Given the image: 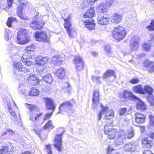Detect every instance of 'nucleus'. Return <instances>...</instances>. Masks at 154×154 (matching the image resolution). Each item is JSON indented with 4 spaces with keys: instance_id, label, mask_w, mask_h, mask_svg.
<instances>
[{
    "instance_id": "nucleus-1",
    "label": "nucleus",
    "mask_w": 154,
    "mask_h": 154,
    "mask_svg": "<svg viewBox=\"0 0 154 154\" xmlns=\"http://www.w3.org/2000/svg\"><path fill=\"white\" fill-rule=\"evenodd\" d=\"M100 107L102 109L98 115V119L99 121L101 119L102 116H103L104 118L106 119H111L114 117V111L109 109L108 106H104L102 104L100 103Z\"/></svg>"
},
{
    "instance_id": "nucleus-2",
    "label": "nucleus",
    "mask_w": 154,
    "mask_h": 154,
    "mask_svg": "<svg viewBox=\"0 0 154 154\" xmlns=\"http://www.w3.org/2000/svg\"><path fill=\"white\" fill-rule=\"evenodd\" d=\"M113 37L116 39L120 41L123 39L126 35V32L124 28L121 26L114 28L112 31Z\"/></svg>"
},
{
    "instance_id": "nucleus-3",
    "label": "nucleus",
    "mask_w": 154,
    "mask_h": 154,
    "mask_svg": "<svg viewBox=\"0 0 154 154\" xmlns=\"http://www.w3.org/2000/svg\"><path fill=\"white\" fill-rule=\"evenodd\" d=\"M104 131L105 134L107 135L108 137L110 140L114 139L118 135V130L112 128L110 123L105 124L104 126Z\"/></svg>"
},
{
    "instance_id": "nucleus-4",
    "label": "nucleus",
    "mask_w": 154,
    "mask_h": 154,
    "mask_svg": "<svg viewBox=\"0 0 154 154\" xmlns=\"http://www.w3.org/2000/svg\"><path fill=\"white\" fill-rule=\"evenodd\" d=\"M29 40L30 38L27 30L22 29L18 31L17 40L18 44H24Z\"/></svg>"
},
{
    "instance_id": "nucleus-5",
    "label": "nucleus",
    "mask_w": 154,
    "mask_h": 154,
    "mask_svg": "<svg viewBox=\"0 0 154 154\" xmlns=\"http://www.w3.org/2000/svg\"><path fill=\"white\" fill-rule=\"evenodd\" d=\"M60 129H61L63 132L57 135L56 136L54 140L55 143L54 144V146L57 149L58 151L60 152L62 149L61 147L62 143V136L65 132V130L64 128H60Z\"/></svg>"
},
{
    "instance_id": "nucleus-6",
    "label": "nucleus",
    "mask_w": 154,
    "mask_h": 154,
    "mask_svg": "<svg viewBox=\"0 0 154 154\" xmlns=\"http://www.w3.org/2000/svg\"><path fill=\"white\" fill-rule=\"evenodd\" d=\"M27 108L29 109L31 113V115L30 117V119L32 121H34V120H37L42 115V113H40L37 114L36 117H35V112L38 110L36 106L33 105L26 104Z\"/></svg>"
},
{
    "instance_id": "nucleus-7",
    "label": "nucleus",
    "mask_w": 154,
    "mask_h": 154,
    "mask_svg": "<svg viewBox=\"0 0 154 154\" xmlns=\"http://www.w3.org/2000/svg\"><path fill=\"white\" fill-rule=\"evenodd\" d=\"M72 105L69 101H67L61 104L59 107V111L57 113H63L64 112H69L72 109Z\"/></svg>"
},
{
    "instance_id": "nucleus-8",
    "label": "nucleus",
    "mask_w": 154,
    "mask_h": 154,
    "mask_svg": "<svg viewBox=\"0 0 154 154\" xmlns=\"http://www.w3.org/2000/svg\"><path fill=\"white\" fill-rule=\"evenodd\" d=\"M126 137L125 131L123 130H120L118 132V135L116 137L113 143L116 146L121 145L123 143L124 140Z\"/></svg>"
},
{
    "instance_id": "nucleus-9",
    "label": "nucleus",
    "mask_w": 154,
    "mask_h": 154,
    "mask_svg": "<svg viewBox=\"0 0 154 154\" xmlns=\"http://www.w3.org/2000/svg\"><path fill=\"white\" fill-rule=\"evenodd\" d=\"M64 21L65 23H64V27L66 29V30L69 37L70 38H72L74 37V34L75 32L72 29L70 28L71 25L70 18L69 16L67 18H64Z\"/></svg>"
},
{
    "instance_id": "nucleus-10",
    "label": "nucleus",
    "mask_w": 154,
    "mask_h": 154,
    "mask_svg": "<svg viewBox=\"0 0 154 154\" xmlns=\"http://www.w3.org/2000/svg\"><path fill=\"white\" fill-rule=\"evenodd\" d=\"M35 37L37 41L49 42V38L45 32H36L35 33Z\"/></svg>"
},
{
    "instance_id": "nucleus-11",
    "label": "nucleus",
    "mask_w": 154,
    "mask_h": 154,
    "mask_svg": "<svg viewBox=\"0 0 154 154\" xmlns=\"http://www.w3.org/2000/svg\"><path fill=\"white\" fill-rule=\"evenodd\" d=\"M73 62L77 70L80 71L83 69L84 65V62L80 56L75 57Z\"/></svg>"
},
{
    "instance_id": "nucleus-12",
    "label": "nucleus",
    "mask_w": 154,
    "mask_h": 154,
    "mask_svg": "<svg viewBox=\"0 0 154 154\" xmlns=\"http://www.w3.org/2000/svg\"><path fill=\"white\" fill-rule=\"evenodd\" d=\"M99 100V93L97 90H94L93 93L92 99V108L94 110L97 109Z\"/></svg>"
},
{
    "instance_id": "nucleus-13",
    "label": "nucleus",
    "mask_w": 154,
    "mask_h": 154,
    "mask_svg": "<svg viewBox=\"0 0 154 154\" xmlns=\"http://www.w3.org/2000/svg\"><path fill=\"white\" fill-rule=\"evenodd\" d=\"M138 143L135 142L125 144L123 147L124 150L125 152H133L136 150Z\"/></svg>"
},
{
    "instance_id": "nucleus-14",
    "label": "nucleus",
    "mask_w": 154,
    "mask_h": 154,
    "mask_svg": "<svg viewBox=\"0 0 154 154\" xmlns=\"http://www.w3.org/2000/svg\"><path fill=\"white\" fill-rule=\"evenodd\" d=\"M109 16L108 14L99 16L97 19L98 23L101 25H107L109 23Z\"/></svg>"
},
{
    "instance_id": "nucleus-15",
    "label": "nucleus",
    "mask_w": 154,
    "mask_h": 154,
    "mask_svg": "<svg viewBox=\"0 0 154 154\" xmlns=\"http://www.w3.org/2000/svg\"><path fill=\"white\" fill-rule=\"evenodd\" d=\"M49 60L47 57H44L39 55L35 59L36 64L44 66L46 64Z\"/></svg>"
},
{
    "instance_id": "nucleus-16",
    "label": "nucleus",
    "mask_w": 154,
    "mask_h": 154,
    "mask_svg": "<svg viewBox=\"0 0 154 154\" xmlns=\"http://www.w3.org/2000/svg\"><path fill=\"white\" fill-rule=\"evenodd\" d=\"M14 67L20 71L24 73L30 72V68H27L23 66L22 64L20 62H15L13 64Z\"/></svg>"
},
{
    "instance_id": "nucleus-17",
    "label": "nucleus",
    "mask_w": 154,
    "mask_h": 154,
    "mask_svg": "<svg viewBox=\"0 0 154 154\" xmlns=\"http://www.w3.org/2000/svg\"><path fill=\"white\" fill-rule=\"evenodd\" d=\"M44 23L41 21L39 23H38L36 21H32L29 24V26L32 29L37 30L42 28L44 25Z\"/></svg>"
},
{
    "instance_id": "nucleus-18",
    "label": "nucleus",
    "mask_w": 154,
    "mask_h": 154,
    "mask_svg": "<svg viewBox=\"0 0 154 154\" xmlns=\"http://www.w3.org/2000/svg\"><path fill=\"white\" fill-rule=\"evenodd\" d=\"M27 80L29 83L33 86H36L39 83V80L34 74H30L28 77Z\"/></svg>"
},
{
    "instance_id": "nucleus-19",
    "label": "nucleus",
    "mask_w": 154,
    "mask_h": 154,
    "mask_svg": "<svg viewBox=\"0 0 154 154\" xmlns=\"http://www.w3.org/2000/svg\"><path fill=\"white\" fill-rule=\"evenodd\" d=\"M139 39L137 37L132 38L130 42V48L133 51L137 50L139 47Z\"/></svg>"
},
{
    "instance_id": "nucleus-20",
    "label": "nucleus",
    "mask_w": 154,
    "mask_h": 154,
    "mask_svg": "<svg viewBox=\"0 0 154 154\" xmlns=\"http://www.w3.org/2000/svg\"><path fill=\"white\" fill-rule=\"evenodd\" d=\"M85 26L89 30H93L95 27V24L94 20H86L84 22Z\"/></svg>"
},
{
    "instance_id": "nucleus-21",
    "label": "nucleus",
    "mask_w": 154,
    "mask_h": 154,
    "mask_svg": "<svg viewBox=\"0 0 154 154\" xmlns=\"http://www.w3.org/2000/svg\"><path fill=\"white\" fill-rule=\"evenodd\" d=\"M142 147L143 148H150L153 145L152 142L147 137H144L141 141Z\"/></svg>"
},
{
    "instance_id": "nucleus-22",
    "label": "nucleus",
    "mask_w": 154,
    "mask_h": 154,
    "mask_svg": "<svg viewBox=\"0 0 154 154\" xmlns=\"http://www.w3.org/2000/svg\"><path fill=\"white\" fill-rule=\"evenodd\" d=\"M24 6L25 3L24 2H20L19 6L17 7V14L20 19L23 20H26L27 19L26 18V17H24L23 15L22 12V8Z\"/></svg>"
},
{
    "instance_id": "nucleus-23",
    "label": "nucleus",
    "mask_w": 154,
    "mask_h": 154,
    "mask_svg": "<svg viewBox=\"0 0 154 154\" xmlns=\"http://www.w3.org/2000/svg\"><path fill=\"white\" fill-rule=\"evenodd\" d=\"M45 103L47 108L48 109H51L54 111L56 108L52 99L46 98L45 99Z\"/></svg>"
},
{
    "instance_id": "nucleus-24",
    "label": "nucleus",
    "mask_w": 154,
    "mask_h": 154,
    "mask_svg": "<svg viewBox=\"0 0 154 154\" xmlns=\"http://www.w3.org/2000/svg\"><path fill=\"white\" fill-rule=\"evenodd\" d=\"M151 39L148 40V43H144L143 45V48L144 50L146 51H149L151 48V44L153 41L154 39V34H152L150 35Z\"/></svg>"
},
{
    "instance_id": "nucleus-25",
    "label": "nucleus",
    "mask_w": 154,
    "mask_h": 154,
    "mask_svg": "<svg viewBox=\"0 0 154 154\" xmlns=\"http://www.w3.org/2000/svg\"><path fill=\"white\" fill-rule=\"evenodd\" d=\"M112 17V23L114 24H117L119 23L122 19V16L120 14L117 13H114Z\"/></svg>"
},
{
    "instance_id": "nucleus-26",
    "label": "nucleus",
    "mask_w": 154,
    "mask_h": 154,
    "mask_svg": "<svg viewBox=\"0 0 154 154\" xmlns=\"http://www.w3.org/2000/svg\"><path fill=\"white\" fill-rule=\"evenodd\" d=\"M123 97L125 98L133 100H136L138 99V98L134 95L131 92L128 91L127 90L125 91L124 92Z\"/></svg>"
},
{
    "instance_id": "nucleus-27",
    "label": "nucleus",
    "mask_w": 154,
    "mask_h": 154,
    "mask_svg": "<svg viewBox=\"0 0 154 154\" xmlns=\"http://www.w3.org/2000/svg\"><path fill=\"white\" fill-rule=\"evenodd\" d=\"M144 66L145 67H148V71L149 73H152L154 71V63L153 62L146 60L144 62Z\"/></svg>"
},
{
    "instance_id": "nucleus-28",
    "label": "nucleus",
    "mask_w": 154,
    "mask_h": 154,
    "mask_svg": "<svg viewBox=\"0 0 154 154\" xmlns=\"http://www.w3.org/2000/svg\"><path fill=\"white\" fill-rule=\"evenodd\" d=\"M54 74L59 79H62L65 75V69L63 68H59L56 69Z\"/></svg>"
},
{
    "instance_id": "nucleus-29",
    "label": "nucleus",
    "mask_w": 154,
    "mask_h": 154,
    "mask_svg": "<svg viewBox=\"0 0 154 154\" xmlns=\"http://www.w3.org/2000/svg\"><path fill=\"white\" fill-rule=\"evenodd\" d=\"M135 121L138 123H143L145 119V116L138 113L137 112L135 114Z\"/></svg>"
},
{
    "instance_id": "nucleus-30",
    "label": "nucleus",
    "mask_w": 154,
    "mask_h": 154,
    "mask_svg": "<svg viewBox=\"0 0 154 154\" xmlns=\"http://www.w3.org/2000/svg\"><path fill=\"white\" fill-rule=\"evenodd\" d=\"M51 61L55 65H59L61 64L63 60L60 56L56 55L51 58Z\"/></svg>"
},
{
    "instance_id": "nucleus-31",
    "label": "nucleus",
    "mask_w": 154,
    "mask_h": 154,
    "mask_svg": "<svg viewBox=\"0 0 154 154\" xmlns=\"http://www.w3.org/2000/svg\"><path fill=\"white\" fill-rule=\"evenodd\" d=\"M132 90L136 93L140 94H144L145 92L143 89L142 88L141 85H137L133 87Z\"/></svg>"
},
{
    "instance_id": "nucleus-32",
    "label": "nucleus",
    "mask_w": 154,
    "mask_h": 154,
    "mask_svg": "<svg viewBox=\"0 0 154 154\" xmlns=\"http://www.w3.org/2000/svg\"><path fill=\"white\" fill-rule=\"evenodd\" d=\"M94 11L93 8L90 7V9L88 10L83 15V17L85 18H92L94 15Z\"/></svg>"
},
{
    "instance_id": "nucleus-33",
    "label": "nucleus",
    "mask_w": 154,
    "mask_h": 154,
    "mask_svg": "<svg viewBox=\"0 0 154 154\" xmlns=\"http://www.w3.org/2000/svg\"><path fill=\"white\" fill-rule=\"evenodd\" d=\"M136 100L138 101V102L137 104V109L141 111H144L146 109V106L143 102L140 100L139 98Z\"/></svg>"
},
{
    "instance_id": "nucleus-34",
    "label": "nucleus",
    "mask_w": 154,
    "mask_h": 154,
    "mask_svg": "<svg viewBox=\"0 0 154 154\" xmlns=\"http://www.w3.org/2000/svg\"><path fill=\"white\" fill-rule=\"evenodd\" d=\"M71 90V87L69 83L65 82L62 85V90L64 92L69 93Z\"/></svg>"
},
{
    "instance_id": "nucleus-35",
    "label": "nucleus",
    "mask_w": 154,
    "mask_h": 154,
    "mask_svg": "<svg viewBox=\"0 0 154 154\" xmlns=\"http://www.w3.org/2000/svg\"><path fill=\"white\" fill-rule=\"evenodd\" d=\"M18 92L20 94L26 95V92L25 90V87L23 84H19L17 87Z\"/></svg>"
},
{
    "instance_id": "nucleus-36",
    "label": "nucleus",
    "mask_w": 154,
    "mask_h": 154,
    "mask_svg": "<svg viewBox=\"0 0 154 154\" xmlns=\"http://www.w3.org/2000/svg\"><path fill=\"white\" fill-rule=\"evenodd\" d=\"M42 79L46 82L51 84L53 81L52 77L50 74H47L43 76Z\"/></svg>"
},
{
    "instance_id": "nucleus-37",
    "label": "nucleus",
    "mask_w": 154,
    "mask_h": 154,
    "mask_svg": "<svg viewBox=\"0 0 154 154\" xmlns=\"http://www.w3.org/2000/svg\"><path fill=\"white\" fill-rule=\"evenodd\" d=\"M101 76H99L92 75L91 77V79L92 81L95 82L96 84L100 85L101 83Z\"/></svg>"
},
{
    "instance_id": "nucleus-38",
    "label": "nucleus",
    "mask_w": 154,
    "mask_h": 154,
    "mask_svg": "<svg viewBox=\"0 0 154 154\" xmlns=\"http://www.w3.org/2000/svg\"><path fill=\"white\" fill-rule=\"evenodd\" d=\"M143 90L144 91L145 94L147 93L149 95H151L153 92L152 88L148 85H145L143 88Z\"/></svg>"
},
{
    "instance_id": "nucleus-39",
    "label": "nucleus",
    "mask_w": 154,
    "mask_h": 154,
    "mask_svg": "<svg viewBox=\"0 0 154 154\" xmlns=\"http://www.w3.org/2000/svg\"><path fill=\"white\" fill-rule=\"evenodd\" d=\"M115 74L114 71L110 69H109L104 73L103 76V79H106L111 75L114 76L115 75Z\"/></svg>"
},
{
    "instance_id": "nucleus-40",
    "label": "nucleus",
    "mask_w": 154,
    "mask_h": 154,
    "mask_svg": "<svg viewBox=\"0 0 154 154\" xmlns=\"http://www.w3.org/2000/svg\"><path fill=\"white\" fill-rule=\"evenodd\" d=\"M25 56L23 55L22 56L21 59L23 63L26 66H29L32 64V62L28 60V59L25 58Z\"/></svg>"
},
{
    "instance_id": "nucleus-41",
    "label": "nucleus",
    "mask_w": 154,
    "mask_h": 154,
    "mask_svg": "<svg viewBox=\"0 0 154 154\" xmlns=\"http://www.w3.org/2000/svg\"><path fill=\"white\" fill-rule=\"evenodd\" d=\"M8 110L11 116L13 117L14 118V119L16 120H17V116L15 114L14 111L12 109L11 107L10 104H8Z\"/></svg>"
},
{
    "instance_id": "nucleus-42",
    "label": "nucleus",
    "mask_w": 154,
    "mask_h": 154,
    "mask_svg": "<svg viewBox=\"0 0 154 154\" xmlns=\"http://www.w3.org/2000/svg\"><path fill=\"white\" fill-rule=\"evenodd\" d=\"M39 94V92L37 89L32 88L31 89L29 93V96H36Z\"/></svg>"
},
{
    "instance_id": "nucleus-43",
    "label": "nucleus",
    "mask_w": 154,
    "mask_h": 154,
    "mask_svg": "<svg viewBox=\"0 0 154 154\" xmlns=\"http://www.w3.org/2000/svg\"><path fill=\"white\" fill-rule=\"evenodd\" d=\"M105 5L104 3L100 4L97 8V11L99 13H103L104 14L105 11L106 10L105 8L104 7Z\"/></svg>"
},
{
    "instance_id": "nucleus-44",
    "label": "nucleus",
    "mask_w": 154,
    "mask_h": 154,
    "mask_svg": "<svg viewBox=\"0 0 154 154\" xmlns=\"http://www.w3.org/2000/svg\"><path fill=\"white\" fill-rule=\"evenodd\" d=\"M35 46L33 45H32L30 46H28L26 47V49L24 50V52H27L29 54L31 51H34V50L35 48Z\"/></svg>"
},
{
    "instance_id": "nucleus-45",
    "label": "nucleus",
    "mask_w": 154,
    "mask_h": 154,
    "mask_svg": "<svg viewBox=\"0 0 154 154\" xmlns=\"http://www.w3.org/2000/svg\"><path fill=\"white\" fill-rule=\"evenodd\" d=\"M147 100L151 106H154V95L148 96Z\"/></svg>"
},
{
    "instance_id": "nucleus-46",
    "label": "nucleus",
    "mask_w": 154,
    "mask_h": 154,
    "mask_svg": "<svg viewBox=\"0 0 154 154\" xmlns=\"http://www.w3.org/2000/svg\"><path fill=\"white\" fill-rule=\"evenodd\" d=\"M14 21H17L16 19L14 17H11L8 18L7 23V25L9 27L11 26L12 22Z\"/></svg>"
},
{
    "instance_id": "nucleus-47",
    "label": "nucleus",
    "mask_w": 154,
    "mask_h": 154,
    "mask_svg": "<svg viewBox=\"0 0 154 154\" xmlns=\"http://www.w3.org/2000/svg\"><path fill=\"white\" fill-rule=\"evenodd\" d=\"M126 135V137L127 138L130 139L134 135V130L133 129L131 128L128 131L127 134L125 133Z\"/></svg>"
},
{
    "instance_id": "nucleus-48",
    "label": "nucleus",
    "mask_w": 154,
    "mask_h": 154,
    "mask_svg": "<svg viewBox=\"0 0 154 154\" xmlns=\"http://www.w3.org/2000/svg\"><path fill=\"white\" fill-rule=\"evenodd\" d=\"M81 5V8L83 9L86 8L89 6V4L87 2L86 0H84L81 2L80 3Z\"/></svg>"
},
{
    "instance_id": "nucleus-49",
    "label": "nucleus",
    "mask_w": 154,
    "mask_h": 154,
    "mask_svg": "<svg viewBox=\"0 0 154 154\" xmlns=\"http://www.w3.org/2000/svg\"><path fill=\"white\" fill-rule=\"evenodd\" d=\"M9 152V150L7 146H2V149H0V154H5Z\"/></svg>"
},
{
    "instance_id": "nucleus-50",
    "label": "nucleus",
    "mask_w": 154,
    "mask_h": 154,
    "mask_svg": "<svg viewBox=\"0 0 154 154\" xmlns=\"http://www.w3.org/2000/svg\"><path fill=\"white\" fill-rule=\"evenodd\" d=\"M54 126L52 125V122L51 121H49L47 122L45 125L43 127V128L45 129H46L48 128L52 129L54 128Z\"/></svg>"
},
{
    "instance_id": "nucleus-51",
    "label": "nucleus",
    "mask_w": 154,
    "mask_h": 154,
    "mask_svg": "<svg viewBox=\"0 0 154 154\" xmlns=\"http://www.w3.org/2000/svg\"><path fill=\"white\" fill-rule=\"evenodd\" d=\"M45 150L47 154H52V152L51 149V147L50 144L45 145Z\"/></svg>"
},
{
    "instance_id": "nucleus-52",
    "label": "nucleus",
    "mask_w": 154,
    "mask_h": 154,
    "mask_svg": "<svg viewBox=\"0 0 154 154\" xmlns=\"http://www.w3.org/2000/svg\"><path fill=\"white\" fill-rule=\"evenodd\" d=\"M139 82V79L137 78H133L130 79L129 82L132 84H135L138 83Z\"/></svg>"
},
{
    "instance_id": "nucleus-53",
    "label": "nucleus",
    "mask_w": 154,
    "mask_h": 154,
    "mask_svg": "<svg viewBox=\"0 0 154 154\" xmlns=\"http://www.w3.org/2000/svg\"><path fill=\"white\" fill-rule=\"evenodd\" d=\"M7 135H8L7 130H6V131H2L1 133V134L0 136V137L2 139H6L7 138H8V137L6 136Z\"/></svg>"
},
{
    "instance_id": "nucleus-54",
    "label": "nucleus",
    "mask_w": 154,
    "mask_h": 154,
    "mask_svg": "<svg viewBox=\"0 0 154 154\" xmlns=\"http://www.w3.org/2000/svg\"><path fill=\"white\" fill-rule=\"evenodd\" d=\"M147 28L150 30H154V20H152L150 25L148 26Z\"/></svg>"
},
{
    "instance_id": "nucleus-55",
    "label": "nucleus",
    "mask_w": 154,
    "mask_h": 154,
    "mask_svg": "<svg viewBox=\"0 0 154 154\" xmlns=\"http://www.w3.org/2000/svg\"><path fill=\"white\" fill-rule=\"evenodd\" d=\"M149 118L150 120V124L151 126H154V117L152 115L149 116Z\"/></svg>"
},
{
    "instance_id": "nucleus-56",
    "label": "nucleus",
    "mask_w": 154,
    "mask_h": 154,
    "mask_svg": "<svg viewBox=\"0 0 154 154\" xmlns=\"http://www.w3.org/2000/svg\"><path fill=\"white\" fill-rule=\"evenodd\" d=\"M114 150V149L110 145H108L107 150L106 151L107 154H111L112 152Z\"/></svg>"
},
{
    "instance_id": "nucleus-57",
    "label": "nucleus",
    "mask_w": 154,
    "mask_h": 154,
    "mask_svg": "<svg viewBox=\"0 0 154 154\" xmlns=\"http://www.w3.org/2000/svg\"><path fill=\"white\" fill-rule=\"evenodd\" d=\"M53 113V112H52L50 113H47L45 114V117L44 118V120L45 121L47 120L48 119L50 118L51 116H52Z\"/></svg>"
},
{
    "instance_id": "nucleus-58",
    "label": "nucleus",
    "mask_w": 154,
    "mask_h": 154,
    "mask_svg": "<svg viewBox=\"0 0 154 154\" xmlns=\"http://www.w3.org/2000/svg\"><path fill=\"white\" fill-rule=\"evenodd\" d=\"M127 109L126 108H123L120 110L119 114L121 115H123L126 112Z\"/></svg>"
},
{
    "instance_id": "nucleus-59",
    "label": "nucleus",
    "mask_w": 154,
    "mask_h": 154,
    "mask_svg": "<svg viewBox=\"0 0 154 154\" xmlns=\"http://www.w3.org/2000/svg\"><path fill=\"white\" fill-rule=\"evenodd\" d=\"M110 46L109 45H106L104 47L105 50L108 53H110Z\"/></svg>"
},
{
    "instance_id": "nucleus-60",
    "label": "nucleus",
    "mask_w": 154,
    "mask_h": 154,
    "mask_svg": "<svg viewBox=\"0 0 154 154\" xmlns=\"http://www.w3.org/2000/svg\"><path fill=\"white\" fill-rule=\"evenodd\" d=\"M14 0H7V5L9 7H12Z\"/></svg>"
},
{
    "instance_id": "nucleus-61",
    "label": "nucleus",
    "mask_w": 154,
    "mask_h": 154,
    "mask_svg": "<svg viewBox=\"0 0 154 154\" xmlns=\"http://www.w3.org/2000/svg\"><path fill=\"white\" fill-rule=\"evenodd\" d=\"M5 40L8 41L10 38H11V37L10 36L9 34L8 33H5Z\"/></svg>"
},
{
    "instance_id": "nucleus-62",
    "label": "nucleus",
    "mask_w": 154,
    "mask_h": 154,
    "mask_svg": "<svg viewBox=\"0 0 154 154\" xmlns=\"http://www.w3.org/2000/svg\"><path fill=\"white\" fill-rule=\"evenodd\" d=\"M143 154H154L152 153V152L150 150H147L144 151Z\"/></svg>"
},
{
    "instance_id": "nucleus-63",
    "label": "nucleus",
    "mask_w": 154,
    "mask_h": 154,
    "mask_svg": "<svg viewBox=\"0 0 154 154\" xmlns=\"http://www.w3.org/2000/svg\"><path fill=\"white\" fill-rule=\"evenodd\" d=\"M140 131L142 133L144 132V131L145 130V127L144 126H140Z\"/></svg>"
},
{
    "instance_id": "nucleus-64",
    "label": "nucleus",
    "mask_w": 154,
    "mask_h": 154,
    "mask_svg": "<svg viewBox=\"0 0 154 154\" xmlns=\"http://www.w3.org/2000/svg\"><path fill=\"white\" fill-rule=\"evenodd\" d=\"M149 137L151 138H154V132H152L148 135Z\"/></svg>"
}]
</instances>
